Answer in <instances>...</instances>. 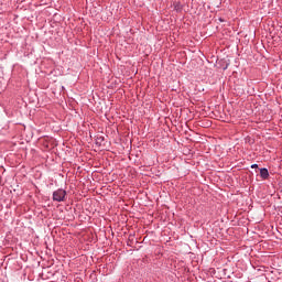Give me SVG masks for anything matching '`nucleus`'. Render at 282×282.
Instances as JSON below:
<instances>
[{
    "mask_svg": "<svg viewBox=\"0 0 282 282\" xmlns=\"http://www.w3.org/2000/svg\"><path fill=\"white\" fill-rule=\"evenodd\" d=\"M251 169H259V165L258 164H252Z\"/></svg>",
    "mask_w": 282,
    "mask_h": 282,
    "instance_id": "nucleus-3",
    "label": "nucleus"
},
{
    "mask_svg": "<svg viewBox=\"0 0 282 282\" xmlns=\"http://www.w3.org/2000/svg\"><path fill=\"white\" fill-rule=\"evenodd\" d=\"M260 177H262V180H268L270 177V172H268V169H260Z\"/></svg>",
    "mask_w": 282,
    "mask_h": 282,
    "instance_id": "nucleus-2",
    "label": "nucleus"
},
{
    "mask_svg": "<svg viewBox=\"0 0 282 282\" xmlns=\"http://www.w3.org/2000/svg\"><path fill=\"white\" fill-rule=\"evenodd\" d=\"M66 196L67 192L65 189H56L55 192H53V202H65Z\"/></svg>",
    "mask_w": 282,
    "mask_h": 282,
    "instance_id": "nucleus-1",
    "label": "nucleus"
}]
</instances>
